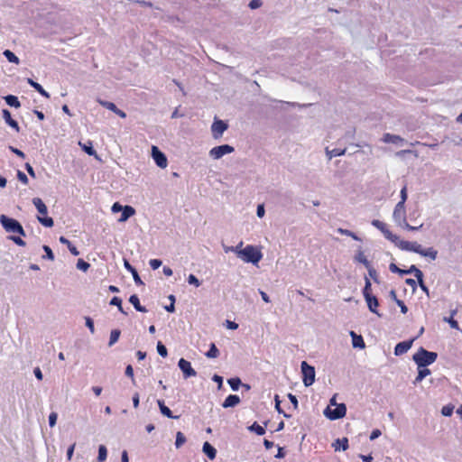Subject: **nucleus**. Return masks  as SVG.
I'll list each match as a JSON object with an SVG mask.
<instances>
[{"instance_id":"1a4fd4ad","label":"nucleus","mask_w":462,"mask_h":462,"mask_svg":"<svg viewBox=\"0 0 462 462\" xmlns=\"http://www.w3.org/2000/svg\"><path fill=\"white\" fill-rule=\"evenodd\" d=\"M235 151V148L229 144H222L216 147H213L208 154L214 160H218L222 158L226 154L232 153Z\"/></svg>"},{"instance_id":"2eb2a0df","label":"nucleus","mask_w":462,"mask_h":462,"mask_svg":"<svg viewBox=\"0 0 462 462\" xmlns=\"http://www.w3.org/2000/svg\"><path fill=\"white\" fill-rule=\"evenodd\" d=\"M365 300L367 303L369 310L376 314L378 317H382V315L377 310V308L379 306L378 299L375 296L372 295L370 297H366Z\"/></svg>"},{"instance_id":"a211bd4d","label":"nucleus","mask_w":462,"mask_h":462,"mask_svg":"<svg viewBox=\"0 0 462 462\" xmlns=\"http://www.w3.org/2000/svg\"><path fill=\"white\" fill-rule=\"evenodd\" d=\"M239 402L240 398L238 395L230 394L225 399L224 402L222 403V406L224 408H233L236 407Z\"/></svg>"},{"instance_id":"c9c22d12","label":"nucleus","mask_w":462,"mask_h":462,"mask_svg":"<svg viewBox=\"0 0 462 462\" xmlns=\"http://www.w3.org/2000/svg\"><path fill=\"white\" fill-rule=\"evenodd\" d=\"M120 335L121 331L119 329H113L110 332L108 346H112L114 344H116L118 341Z\"/></svg>"},{"instance_id":"5fc2aeb1","label":"nucleus","mask_w":462,"mask_h":462,"mask_svg":"<svg viewBox=\"0 0 462 462\" xmlns=\"http://www.w3.org/2000/svg\"><path fill=\"white\" fill-rule=\"evenodd\" d=\"M125 374L127 377H130L133 383H134V369L131 365H126Z\"/></svg>"},{"instance_id":"f03ea898","label":"nucleus","mask_w":462,"mask_h":462,"mask_svg":"<svg viewBox=\"0 0 462 462\" xmlns=\"http://www.w3.org/2000/svg\"><path fill=\"white\" fill-rule=\"evenodd\" d=\"M389 270L392 273H399L400 275L413 273L414 276L416 277L417 281H418V283H419V286L420 287V289L427 295H429V289L425 285L424 281H423V273L417 266L411 265L410 268L407 269V271H400V268L395 263H392L389 265Z\"/></svg>"},{"instance_id":"c85d7f7f","label":"nucleus","mask_w":462,"mask_h":462,"mask_svg":"<svg viewBox=\"0 0 462 462\" xmlns=\"http://www.w3.org/2000/svg\"><path fill=\"white\" fill-rule=\"evenodd\" d=\"M333 447L335 450H346L348 448V439L346 438L337 439L335 443H333Z\"/></svg>"},{"instance_id":"5701e85b","label":"nucleus","mask_w":462,"mask_h":462,"mask_svg":"<svg viewBox=\"0 0 462 462\" xmlns=\"http://www.w3.org/2000/svg\"><path fill=\"white\" fill-rule=\"evenodd\" d=\"M129 302L134 307V309L139 312H147V310L144 306H142L140 303V300L136 294H133L129 298Z\"/></svg>"},{"instance_id":"0eeeda50","label":"nucleus","mask_w":462,"mask_h":462,"mask_svg":"<svg viewBox=\"0 0 462 462\" xmlns=\"http://www.w3.org/2000/svg\"><path fill=\"white\" fill-rule=\"evenodd\" d=\"M300 369L302 374V382L306 387L313 384L315 382V368L309 365L306 361H302L300 364Z\"/></svg>"},{"instance_id":"e2e57ef3","label":"nucleus","mask_w":462,"mask_h":462,"mask_svg":"<svg viewBox=\"0 0 462 462\" xmlns=\"http://www.w3.org/2000/svg\"><path fill=\"white\" fill-rule=\"evenodd\" d=\"M9 149L12 152H14V154H16L17 156L21 157V158H25V154L23 152H22L21 150L15 148V147H13V146H9Z\"/></svg>"},{"instance_id":"cd10ccee","label":"nucleus","mask_w":462,"mask_h":462,"mask_svg":"<svg viewBox=\"0 0 462 462\" xmlns=\"http://www.w3.org/2000/svg\"><path fill=\"white\" fill-rule=\"evenodd\" d=\"M429 374H430V370L428 369L427 367L418 368V375L415 378V380L413 381V383L417 384V383H420Z\"/></svg>"},{"instance_id":"412c9836","label":"nucleus","mask_w":462,"mask_h":462,"mask_svg":"<svg viewBox=\"0 0 462 462\" xmlns=\"http://www.w3.org/2000/svg\"><path fill=\"white\" fill-rule=\"evenodd\" d=\"M157 404L161 413L170 419H179V416H173L171 411L167 407L162 400H157Z\"/></svg>"},{"instance_id":"c756f323","label":"nucleus","mask_w":462,"mask_h":462,"mask_svg":"<svg viewBox=\"0 0 462 462\" xmlns=\"http://www.w3.org/2000/svg\"><path fill=\"white\" fill-rule=\"evenodd\" d=\"M345 153H346V149L335 148V149L329 150L328 148H326V154H327L328 160H331L333 157L342 156Z\"/></svg>"},{"instance_id":"72a5a7b5","label":"nucleus","mask_w":462,"mask_h":462,"mask_svg":"<svg viewBox=\"0 0 462 462\" xmlns=\"http://www.w3.org/2000/svg\"><path fill=\"white\" fill-rule=\"evenodd\" d=\"M248 430L259 436H262L265 433V429L259 425L257 422H254L251 426L248 427Z\"/></svg>"},{"instance_id":"6ab92c4d","label":"nucleus","mask_w":462,"mask_h":462,"mask_svg":"<svg viewBox=\"0 0 462 462\" xmlns=\"http://www.w3.org/2000/svg\"><path fill=\"white\" fill-rule=\"evenodd\" d=\"M3 117L8 125L14 128L16 132L20 131L18 123L12 118L11 113L7 109L3 110Z\"/></svg>"},{"instance_id":"69168bd1","label":"nucleus","mask_w":462,"mask_h":462,"mask_svg":"<svg viewBox=\"0 0 462 462\" xmlns=\"http://www.w3.org/2000/svg\"><path fill=\"white\" fill-rule=\"evenodd\" d=\"M25 170L31 177L36 178L35 171L30 163H25Z\"/></svg>"},{"instance_id":"4c0bfd02","label":"nucleus","mask_w":462,"mask_h":462,"mask_svg":"<svg viewBox=\"0 0 462 462\" xmlns=\"http://www.w3.org/2000/svg\"><path fill=\"white\" fill-rule=\"evenodd\" d=\"M110 305L116 306L121 313L125 315L127 314L122 307V300L119 297H113L112 300H110Z\"/></svg>"},{"instance_id":"423d86ee","label":"nucleus","mask_w":462,"mask_h":462,"mask_svg":"<svg viewBox=\"0 0 462 462\" xmlns=\"http://www.w3.org/2000/svg\"><path fill=\"white\" fill-rule=\"evenodd\" d=\"M32 204L37 208L38 212L42 215V217H37L38 221L45 227H52L54 221L51 217L46 216L48 213V208L42 199L33 198Z\"/></svg>"},{"instance_id":"6e6d98bb","label":"nucleus","mask_w":462,"mask_h":462,"mask_svg":"<svg viewBox=\"0 0 462 462\" xmlns=\"http://www.w3.org/2000/svg\"><path fill=\"white\" fill-rule=\"evenodd\" d=\"M17 179L23 184H28V178L24 172L22 171H17Z\"/></svg>"},{"instance_id":"603ef678","label":"nucleus","mask_w":462,"mask_h":462,"mask_svg":"<svg viewBox=\"0 0 462 462\" xmlns=\"http://www.w3.org/2000/svg\"><path fill=\"white\" fill-rule=\"evenodd\" d=\"M188 282L189 284H192V285L196 286V287H199L201 285L200 281L194 274H189V275Z\"/></svg>"},{"instance_id":"473e14b6","label":"nucleus","mask_w":462,"mask_h":462,"mask_svg":"<svg viewBox=\"0 0 462 462\" xmlns=\"http://www.w3.org/2000/svg\"><path fill=\"white\" fill-rule=\"evenodd\" d=\"M355 261L363 263L365 267H368V265L371 264L361 250H359L355 255Z\"/></svg>"},{"instance_id":"393cba45","label":"nucleus","mask_w":462,"mask_h":462,"mask_svg":"<svg viewBox=\"0 0 462 462\" xmlns=\"http://www.w3.org/2000/svg\"><path fill=\"white\" fill-rule=\"evenodd\" d=\"M394 221L399 225L402 226V223L406 221V210H393V214Z\"/></svg>"},{"instance_id":"3c124183","label":"nucleus","mask_w":462,"mask_h":462,"mask_svg":"<svg viewBox=\"0 0 462 462\" xmlns=\"http://www.w3.org/2000/svg\"><path fill=\"white\" fill-rule=\"evenodd\" d=\"M368 271L369 276L375 282H378L377 272L376 270L370 264L368 267H365Z\"/></svg>"},{"instance_id":"13d9d810","label":"nucleus","mask_w":462,"mask_h":462,"mask_svg":"<svg viewBox=\"0 0 462 462\" xmlns=\"http://www.w3.org/2000/svg\"><path fill=\"white\" fill-rule=\"evenodd\" d=\"M85 320H86V326L88 328V329L90 330V332L92 334L95 333V327H94V321L93 319L90 318V317H86L85 318Z\"/></svg>"},{"instance_id":"9b49d317","label":"nucleus","mask_w":462,"mask_h":462,"mask_svg":"<svg viewBox=\"0 0 462 462\" xmlns=\"http://www.w3.org/2000/svg\"><path fill=\"white\" fill-rule=\"evenodd\" d=\"M228 128V125L220 119L215 118L211 125V133L214 139L217 140L222 137L224 132Z\"/></svg>"},{"instance_id":"680f3d73","label":"nucleus","mask_w":462,"mask_h":462,"mask_svg":"<svg viewBox=\"0 0 462 462\" xmlns=\"http://www.w3.org/2000/svg\"><path fill=\"white\" fill-rule=\"evenodd\" d=\"M396 304L400 307L402 313L406 314L408 312V308L402 300H396Z\"/></svg>"},{"instance_id":"09e8293b","label":"nucleus","mask_w":462,"mask_h":462,"mask_svg":"<svg viewBox=\"0 0 462 462\" xmlns=\"http://www.w3.org/2000/svg\"><path fill=\"white\" fill-rule=\"evenodd\" d=\"M157 352L162 357H166L168 355L166 346L161 341L157 343Z\"/></svg>"},{"instance_id":"9d476101","label":"nucleus","mask_w":462,"mask_h":462,"mask_svg":"<svg viewBox=\"0 0 462 462\" xmlns=\"http://www.w3.org/2000/svg\"><path fill=\"white\" fill-rule=\"evenodd\" d=\"M372 225L374 226H375L376 228H378L379 230L382 231V233L384 235L385 238H387L388 240H390L391 242L394 243L395 245L398 244L399 242V236L393 234L387 227H386V225L380 221V220H377V219H374L372 221Z\"/></svg>"},{"instance_id":"e433bc0d","label":"nucleus","mask_w":462,"mask_h":462,"mask_svg":"<svg viewBox=\"0 0 462 462\" xmlns=\"http://www.w3.org/2000/svg\"><path fill=\"white\" fill-rule=\"evenodd\" d=\"M227 383L233 391H237L239 387L242 385V382L238 377L228 379Z\"/></svg>"},{"instance_id":"f3484780","label":"nucleus","mask_w":462,"mask_h":462,"mask_svg":"<svg viewBox=\"0 0 462 462\" xmlns=\"http://www.w3.org/2000/svg\"><path fill=\"white\" fill-rule=\"evenodd\" d=\"M124 266H125V268L127 271H129V272L132 273L133 278H134V282H135L136 284H138V285H143V281L141 280V278H140V276H139V274H138V273H137L136 269H135L134 266H132V265L130 264V263H129L127 260H125V259L124 260Z\"/></svg>"},{"instance_id":"2f4dec72","label":"nucleus","mask_w":462,"mask_h":462,"mask_svg":"<svg viewBox=\"0 0 462 462\" xmlns=\"http://www.w3.org/2000/svg\"><path fill=\"white\" fill-rule=\"evenodd\" d=\"M3 54L7 59V60L9 62H12L14 64H19V62H20L19 58L10 50H5Z\"/></svg>"},{"instance_id":"f8f14e48","label":"nucleus","mask_w":462,"mask_h":462,"mask_svg":"<svg viewBox=\"0 0 462 462\" xmlns=\"http://www.w3.org/2000/svg\"><path fill=\"white\" fill-rule=\"evenodd\" d=\"M152 157L158 167L164 169L168 165L167 157L165 154L155 145L152 146Z\"/></svg>"},{"instance_id":"774afa93","label":"nucleus","mask_w":462,"mask_h":462,"mask_svg":"<svg viewBox=\"0 0 462 462\" xmlns=\"http://www.w3.org/2000/svg\"><path fill=\"white\" fill-rule=\"evenodd\" d=\"M212 380L214 382L217 383L218 389H220L222 387V383H223L222 376H220L218 374H214L213 377H212Z\"/></svg>"},{"instance_id":"4468645a","label":"nucleus","mask_w":462,"mask_h":462,"mask_svg":"<svg viewBox=\"0 0 462 462\" xmlns=\"http://www.w3.org/2000/svg\"><path fill=\"white\" fill-rule=\"evenodd\" d=\"M413 340L411 339L398 343L394 347V355L402 356L405 354L411 347Z\"/></svg>"},{"instance_id":"6e6552de","label":"nucleus","mask_w":462,"mask_h":462,"mask_svg":"<svg viewBox=\"0 0 462 462\" xmlns=\"http://www.w3.org/2000/svg\"><path fill=\"white\" fill-rule=\"evenodd\" d=\"M346 413V406L345 403L337 404L335 409H331L328 406L324 411V415L331 420H338L343 418Z\"/></svg>"},{"instance_id":"49530a36","label":"nucleus","mask_w":462,"mask_h":462,"mask_svg":"<svg viewBox=\"0 0 462 462\" xmlns=\"http://www.w3.org/2000/svg\"><path fill=\"white\" fill-rule=\"evenodd\" d=\"M42 249H43V251L46 254L45 255L42 256V258L53 261L54 260V254H53V252L51 249V247L49 245H43Z\"/></svg>"},{"instance_id":"f704fd0d","label":"nucleus","mask_w":462,"mask_h":462,"mask_svg":"<svg viewBox=\"0 0 462 462\" xmlns=\"http://www.w3.org/2000/svg\"><path fill=\"white\" fill-rule=\"evenodd\" d=\"M205 355L208 358H217L219 356V350L214 343H211L209 349Z\"/></svg>"},{"instance_id":"ea45409f","label":"nucleus","mask_w":462,"mask_h":462,"mask_svg":"<svg viewBox=\"0 0 462 462\" xmlns=\"http://www.w3.org/2000/svg\"><path fill=\"white\" fill-rule=\"evenodd\" d=\"M186 440L187 439H186L185 435L182 432L178 431L176 434V440H175L176 448H180L186 442Z\"/></svg>"},{"instance_id":"b1692460","label":"nucleus","mask_w":462,"mask_h":462,"mask_svg":"<svg viewBox=\"0 0 462 462\" xmlns=\"http://www.w3.org/2000/svg\"><path fill=\"white\" fill-rule=\"evenodd\" d=\"M350 336L352 337V345L355 348H364L365 346L362 336L356 335L354 331L350 332Z\"/></svg>"},{"instance_id":"c03bdc74","label":"nucleus","mask_w":462,"mask_h":462,"mask_svg":"<svg viewBox=\"0 0 462 462\" xmlns=\"http://www.w3.org/2000/svg\"><path fill=\"white\" fill-rule=\"evenodd\" d=\"M337 233L352 237L354 240L359 241L360 238L352 231L344 228H337Z\"/></svg>"},{"instance_id":"a18cd8bd","label":"nucleus","mask_w":462,"mask_h":462,"mask_svg":"<svg viewBox=\"0 0 462 462\" xmlns=\"http://www.w3.org/2000/svg\"><path fill=\"white\" fill-rule=\"evenodd\" d=\"M454 405L448 404L442 407L441 414L445 417H449L453 414Z\"/></svg>"},{"instance_id":"dca6fc26","label":"nucleus","mask_w":462,"mask_h":462,"mask_svg":"<svg viewBox=\"0 0 462 462\" xmlns=\"http://www.w3.org/2000/svg\"><path fill=\"white\" fill-rule=\"evenodd\" d=\"M382 140L385 143H393L397 145L402 144L404 143V139L400 135L392 134L389 133L384 134Z\"/></svg>"},{"instance_id":"864d4df0","label":"nucleus","mask_w":462,"mask_h":462,"mask_svg":"<svg viewBox=\"0 0 462 462\" xmlns=\"http://www.w3.org/2000/svg\"><path fill=\"white\" fill-rule=\"evenodd\" d=\"M8 238L19 246H24L26 245L25 242L19 236H10Z\"/></svg>"},{"instance_id":"4d7b16f0","label":"nucleus","mask_w":462,"mask_h":462,"mask_svg":"<svg viewBox=\"0 0 462 462\" xmlns=\"http://www.w3.org/2000/svg\"><path fill=\"white\" fill-rule=\"evenodd\" d=\"M57 418H58V414L56 412H51V414L49 415V425L50 427H54L56 425V422H57Z\"/></svg>"},{"instance_id":"de8ad7c7","label":"nucleus","mask_w":462,"mask_h":462,"mask_svg":"<svg viewBox=\"0 0 462 462\" xmlns=\"http://www.w3.org/2000/svg\"><path fill=\"white\" fill-rule=\"evenodd\" d=\"M90 267V264L83 259H79L77 262V268L83 272H87Z\"/></svg>"},{"instance_id":"f257e3e1","label":"nucleus","mask_w":462,"mask_h":462,"mask_svg":"<svg viewBox=\"0 0 462 462\" xmlns=\"http://www.w3.org/2000/svg\"><path fill=\"white\" fill-rule=\"evenodd\" d=\"M396 245L402 250L414 252L421 256L429 257L430 260H435L438 256V251L436 249L433 247L424 249L421 245L417 242L399 240Z\"/></svg>"},{"instance_id":"0e129e2a","label":"nucleus","mask_w":462,"mask_h":462,"mask_svg":"<svg viewBox=\"0 0 462 462\" xmlns=\"http://www.w3.org/2000/svg\"><path fill=\"white\" fill-rule=\"evenodd\" d=\"M125 208V206H122L121 204H119L118 202H116L113 204L111 209L114 213H117V212H120L122 211L123 209Z\"/></svg>"},{"instance_id":"aec40b11","label":"nucleus","mask_w":462,"mask_h":462,"mask_svg":"<svg viewBox=\"0 0 462 462\" xmlns=\"http://www.w3.org/2000/svg\"><path fill=\"white\" fill-rule=\"evenodd\" d=\"M202 451L209 459L213 460L216 458L217 450L209 442L206 441L203 444Z\"/></svg>"},{"instance_id":"a19ab883","label":"nucleus","mask_w":462,"mask_h":462,"mask_svg":"<svg viewBox=\"0 0 462 462\" xmlns=\"http://www.w3.org/2000/svg\"><path fill=\"white\" fill-rule=\"evenodd\" d=\"M106 457H107L106 448L104 445H100L98 448L97 461L103 462L106 459Z\"/></svg>"},{"instance_id":"58836bf2","label":"nucleus","mask_w":462,"mask_h":462,"mask_svg":"<svg viewBox=\"0 0 462 462\" xmlns=\"http://www.w3.org/2000/svg\"><path fill=\"white\" fill-rule=\"evenodd\" d=\"M79 145H81L82 147V150L88 155H94L97 157V152L96 151L94 150L93 146H92V143L91 142H88V144H81V143H79Z\"/></svg>"},{"instance_id":"ddd939ff","label":"nucleus","mask_w":462,"mask_h":462,"mask_svg":"<svg viewBox=\"0 0 462 462\" xmlns=\"http://www.w3.org/2000/svg\"><path fill=\"white\" fill-rule=\"evenodd\" d=\"M178 366L181 370L185 379L197 375V372L191 367L190 363L184 358L179 360Z\"/></svg>"},{"instance_id":"79ce46f5","label":"nucleus","mask_w":462,"mask_h":462,"mask_svg":"<svg viewBox=\"0 0 462 462\" xmlns=\"http://www.w3.org/2000/svg\"><path fill=\"white\" fill-rule=\"evenodd\" d=\"M98 103L103 107H106V109H108V110H110V111H112L114 113H115L116 110H117V106L113 102L98 99Z\"/></svg>"},{"instance_id":"39448f33","label":"nucleus","mask_w":462,"mask_h":462,"mask_svg":"<svg viewBox=\"0 0 462 462\" xmlns=\"http://www.w3.org/2000/svg\"><path fill=\"white\" fill-rule=\"evenodd\" d=\"M238 258L245 263L257 264L263 258V254L254 245H246L243 250L238 252Z\"/></svg>"},{"instance_id":"7ed1b4c3","label":"nucleus","mask_w":462,"mask_h":462,"mask_svg":"<svg viewBox=\"0 0 462 462\" xmlns=\"http://www.w3.org/2000/svg\"><path fill=\"white\" fill-rule=\"evenodd\" d=\"M437 357L438 354L436 352H430L423 347H420L419 350L413 355L412 359L418 365V368H420L427 367L428 365L433 364L437 360Z\"/></svg>"},{"instance_id":"20e7f679","label":"nucleus","mask_w":462,"mask_h":462,"mask_svg":"<svg viewBox=\"0 0 462 462\" xmlns=\"http://www.w3.org/2000/svg\"><path fill=\"white\" fill-rule=\"evenodd\" d=\"M0 224L7 233L19 234L22 236H26L21 223L14 218L9 217L3 214L0 216Z\"/></svg>"},{"instance_id":"338daca9","label":"nucleus","mask_w":462,"mask_h":462,"mask_svg":"<svg viewBox=\"0 0 462 462\" xmlns=\"http://www.w3.org/2000/svg\"><path fill=\"white\" fill-rule=\"evenodd\" d=\"M288 398L290 400V402H291V404L293 405L294 409H297L298 408V399L295 395L291 394V393H289L288 394Z\"/></svg>"},{"instance_id":"8fccbe9b","label":"nucleus","mask_w":462,"mask_h":462,"mask_svg":"<svg viewBox=\"0 0 462 462\" xmlns=\"http://www.w3.org/2000/svg\"><path fill=\"white\" fill-rule=\"evenodd\" d=\"M443 320L450 325L452 328L458 329V322L450 316L449 318L445 317Z\"/></svg>"},{"instance_id":"7c9ffc66","label":"nucleus","mask_w":462,"mask_h":462,"mask_svg":"<svg viewBox=\"0 0 462 462\" xmlns=\"http://www.w3.org/2000/svg\"><path fill=\"white\" fill-rule=\"evenodd\" d=\"M5 100L6 104L12 107L19 108L21 106V103L18 100V97L14 95H7L5 97Z\"/></svg>"},{"instance_id":"a878e982","label":"nucleus","mask_w":462,"mask_h":462,"mask_svg":"<svg viewBox=\"0 0 462 462\" xmlns=\"http://www.w3.org/2000/svg\"><path fill=\"white\" fill-rule=\"evenodd\" d=\"M28 84L33 88L37 92H39L42 96L49 98L50 95L49 93L36 81L32 80V79H27Z\"/></svg>"},{"instance_id":"bf43d9fd","label":"nucleus","mask_w":462,"mask_h":462,"mask_svg":"<svg viewBox=\"0 0 462 462\" xmlns=\"http://www.w3.org/2000/svg\"><path fill=\"white\" fill-rule=\"evenodd\" d=\"M149 263L152 270H156L162 265V263L159 259H152Z\"/></svg>"},{"instance_id":"4be33fe9","label":"nucleus","mask_w":462,"mask_h":462,"mask_svg":"<svg viewBox=\"0 0 462 462\" xmlns=\"http://www.w3.org/2000/svg\"><path fill=\"white\" fill-rule=\"evenodd\" d=\"M135 214V209L132 206H125L122 210V215L119 218V222H125Z\"/></svg>"},{"instance_id":"bb28decb","label":"nucleus","mask_w":462,"mask_h":462,"mask_svg":"<svg viewBox=\"0 0 462 462\" xmlns=\"http://www.w3.org/2000/svg\"><path fill=\"white\" fill-rule=\"evenodd\" d=\"M59 241L63 244V245H66L68 246V249L69 250V252L71 253V254L75 255V256H78L79 254V251L77 249L76 246H74L69 240H68L65 236H60L59 238Z\"/></svg>"},{"instance_id":"37998d69","label":"nucleus","mask_w":462,"mask_h":462,"mask_svg":"<svg viewBox=\"0 0 462 462\" xmlns=\"http://www.w3.org/2000/svg\"><path fill=\"white\" fill-rule=\"evenodd\" d=\"M365 287L363 289V295H364V298L365 299L366 297H370L373 294L371 293V282H370V280L367 277H365Z\"/></svg>"},{"instance_id":"052dcab7","label":"nucleus","mask_w":462,"mask_h":462,"mask_svg":"<svg viewBox=\"0 0 462 462\" xmlns=\"http://www.w3.org/2000/svg\"><path fill=\"white\" fill-rule=\"evenodd\" d=\"M262 0H251L248 6L251 9H256L259 8L262 5Z\"/></svg>"}]
</instances>
